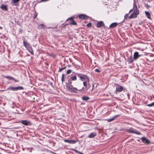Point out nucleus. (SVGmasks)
<instances>
[{"instance_id":"obj_15","label":"nucleus","mask_w":154,"mask_h":154,"mask_svg":"<svg viewBox=\"0 0 154 154\" xmlns=\"http://www.w3.org/2000/svg\"><path fill=\"white\" fill-rule=\"evenodd\" d=\"M127 61L128 63H131L133 62V60L132 57L130 56L127 59Z\"/></svg>"},{"instance_id":"obj_17","label":"nucleus","mask_w":154,"mask_h":154,"mask_svg":"<svg viewBox=\"0 0 154 154\" xmlns=\"http://www.w3.org/2000/svg\"><path fill=\"white\" fill-rule=\"evenodd\" d=\"M118 23H112L109 26V28H113L116 27L118 25Z\"/></svg>"},{"instance_id":"obj_24","label":"nucleus","mask_w":154,"mask_h":154,"mask_svg":"<svg viewBox=\"0 0 154 154\" xmlns=\"http://www.w3.org/2000/svg\"><path fill=\"white\" fill-rule=\"evenodd\" d=\"M78 76L79 77L80 79H81L82 81H83L85 79V78L84 77L81 76L80 74L78 75Z\"/></svg>"},{"instance_id":"obj_32","label":"nucleus","mask_w":154,"mask_h":154,"mask_svg":"<svg viewBox=\"0 0 154 154\" xmlns=\"http://www.w3.org/2000/svg\"><path fill=\"white\" fill-rule=\"evenodd\" d=\"M72 72V70L70 69H68L67 71V74H69Z\"/></svg>"},{"instance_id":"obj_12","label":"nucleus","mask_w":154,"mask_h":154,"mask_svg":"<svg viewBox=\"0 0 154 154\" xmlns=\"http://www.w3.org/2000/svg\"><path fill=\"white\" fill-rule=\"evenodd\" d=\"M139 14L135 12H134L129 17V18L132 19L134 18H136L137 17V15Z\"/></svg>"},{"instance_id":"obj_5","label":"nucleus","mask_w":154,"mask_h":154,"mask_svg":"<svg viewBox=\"0 0 154 154\" xmlns=\"http://www.w3.org/2000/svg\"><path fill=\"white\" fill-rule=\"evenodd\" d=\"M20 122L25 125L27 126L31 125V123L30 121L28 120H22Z\"/></svg>"},{"instance_id":"obj_18","label":"nucleus","mask_w":154,"mask_h":154,"mask_svg":"<svg viewBox=\"0 0 154 154\" xmlns=\"http://www.w3.org/2000/svg\"><path fill=\"white\" fill-rule=\"evenodd\" d=\"M145 14L147 18L149 19L151 18V15L150 13L148 11H145Z\"/></svg>"},{"instance_id":"obj_42","label":"nucleus","mask_w":154,"mask_h":154,"mask_svg":"<svg viewBox=\"0 0 154 154\" xmlns=\"http://www.w3.org/2000/svg\"><path fill=\"white\" fill-rule=\"evenodd\" d=\"M14 81H15V82H19V81H18V80H16V79H14Z\"/></svg>"},{"instance_id":"obj_4","label":"nucleus","mask_w":154,"mask_h":154,"mask_svg":"<svg viewBox=\"0 0 154 154\" xmlns=\"http://www.w3.org/2000/svg\"><path fill=\"white\" fill-rule=\"evenodd\" d=\"M116 91L115 92V93H117V92H121L122 91H123L124 88L120 85L117 84L116 85Z\"/></svg>"},{"instance_id":"obj_20","label":"nucleus","mask_w":154,"mask_h":154,"mask_svg":"<svg viewBox=\"0 0 154 154\" xmlns=\"http://www.w3.org/2000/svg\"><path fill=\"white\" fill-rule=\"evenodd\" d=\"M83 85H84V86H85V87H86V88L87 89H88L90 87V85H89V86H87V82L85 81V82H83Z\"/></svg>"},{"instance_id":"obj_31","label":"nucleus","mask_w":154,"mask_h":154,"mask_svg":"<svg viewBox=\"0 0 154 154\" xmlns=\"http://www.w3.org/2000/svg\"><path fill=\"white\" fill-rule=\"evenodd\" d=\"M87 26L88 27H91V23H88V24H87Z\"/></svg>"},{"instance_id":"obj_30","label":"nucleus","mask_w":154,"mask_h":154,"mask_svg":"<svg viewBox=\"0 0 154 154\" xmlns=\"http://www.w3.org/2000/svg\"><path fill=\"white\" fill-rule=\"evenodd\" d=\"M6 78L9 79V80H14V79L13 78L10 76H7Z\"/></svg>"},{"instance_id":"obj_34","label":"nucleus","mask_w":154,"mask_h":154,"mask_svg":"<svg viewBox=\"0 0 154 154\" xmlns=\"http://www.w3.org/2000/svg\"><path fill=\"white\" fill-rule=\"evenodd\" d=\"M128 17V14H126L125 15L124 19L125 20H126Z\"/></svg>"},{"instance_id":"obj_33","label":"nucleus","mask_w":154,"mask_h":154,"mask_svg":"<svg viewBox=\"0 0 154 154\" xmlns=\"http://www.w3.org/2000/svg\"><path fill=\"white\" fill-rule=\"evenodd\" d=\"M114 120V119H113V117L112 118L108 119L107 120L108 122H110L112 121L113 120Z\"/></svg>"},{"instance_id":"obj_9","label":"nucleus","mask_w":154,"mask_h":154,"mask_svg":"<svg viewBox=\"0 0 154 154\" xmlns=\"http://www.w3.org/2000/svg\"><path fill=\"white\" fill-rule=\"evenodd\" d=\"M141 139L142 142L144 143L149 144L150 143L149 140L145 137H142L141 138Z\"/></svg>"},{"instance_id":"obj_28","label":"nucleus","mask_w":154,"mask_h":154,"mask_svg":"<svg viewBox=\"0 0 154 154\" xmlns=\"http://www.w3.org/2000/svg\"><path fill=\"white\" fill-rule=\"evenodd\" d=\"M64 75L63 74L62 75V78H61V80L62 82V83L64 81Z\"/></svg>"},{"instance_id":"obj_37","label":"nucleus","mask_w":154,"mask_h":154,"mask_svg":"<svg viewBox=\"0 0 154 154\" xmlns=\"http://www.w3.org/2000/svg\"><path fill=\"white\" fill-rule=\"evenodd\" d=\"M95 71L97 72H101V71L99 70L98 69H95Z\"/></svg>"},{"instance_id":"obj_11","label":"nucleus","mask_w":154,"mask_h":154,"mask_svg":"<svg viewBox=\"0 0 154 154\" xmlns=\"http://www.w3.org/2000/svg\"><path fill=\"white\" fill-rule=\"evenodd\" d=\"M69 20L71 21V23H70L69 24H71L73 25H76L77 24V23L73 19L72 17L69 18L67 20V21H68Z\"/></svg>"},{"instance_id":"obj_41","label":"nucleus","mask_w":154,"mask_h":154,"mask_svg":"<svg viewBox=\"0 0 154 154\" xmlns=\"http://www.w3.org/2000/svg\"><path fill=\"white\" fill-rule=\"evenodd\" d=\"M133 9H131V10L130 11H129V13H131L132 11H133Z\"/></svg>"},{"instance_id":"obj_26","label":"nucleus","mask_w":154,"mask_h":154,"mask_svg":"<svg viewBox=\"0 0 154 154\" xmlns=\"http://www.w3.org/2000/svg\"><path fill=\"white\" fill-rule=\"evenodd\" d=\"M66 66H65L63 68H59V70L58 71V72H60L62 71L64 69L66 68Z\"/></svg>"},{"instance_id":"obj_44","label":"nucleus","mask_w":154,"mask_h":154,"mask_svg":"<svg viewBox=\"0 0 154 154\" xmlns=\"http://www.w3.org/2000/svg\"><path fill=\"white\" fill-rule=\"evenodd\" d=\"M0 29H2V28L1 27V26H0Z\"/></svg>"},{"instance_id":"obj_45","label":"nucleus","mask_w":154,"mask_h":154,"mask_svg":"<svg viewBox=\"0 0 154 154\" xmlns=\"http://www.w3.org/2000/svg\"><path fill=\"white\" fill-rule=\"evenodd\" d=\"M51 85H52V83H51Z\"/></svg>"},{"instance_id":"obj_35","label":"nucleus","mask_w":154,"mask_h":154,"mask_svg":"<svg viewBox=\"0 0 154 154\" xmlns=\"http://www.w3.org/2000/svg\"><path fill=\"white\" fill-rule=\"evenodd\" d=\"M37 14L35 13L34 14V15L33 16V18L34 19H35L37 17Z\"/></svg>"},{"instance_id":"obj_21","label":"nucleus","mask_w":154,"mask_h":154,"mask_svg":"<svg viewBox=\"0 0 154 154\" xmlns=\"http://www.w3.org/2000/svg\"><path fill=\"white\" fill-rule=\"evenodd\" d=\"M82 98L83 100L85 101H87L89 99V97L87 96L83 97Z\"/></svg>"},{"instance_id":"obj_13","label":"nucleus","mask_w":154,"mask_h":154,"mask_svg":"<svg viewBox=\"0 0 154 154\" xmlns=\"http://www.w3.org/2000/svg\"><path fill=\"white\" fill-rule=\"evenodd\" d=\"M0 8L3 11H6L8 10L7 5L2 4L1 5Z\"/></svg>"},{"instance_id":"obj_7","label":"nucleus","mask_w":154,"mask_h":154,"mask_svg":"<svg viewBox=\"0 0 154 154\" xmlns=\"http://www.w3.org/2000/svg\"><path fill=\"white\" fill-rule=\"evenodd\" d=\"M132 9H133L134 12L139 14V11L137 9L136 2L134 1V6Z\"/></svg>"},{"instance_id":"obj_40","label":"nucleus","mask_w":154,"mask_h":154,"mask_svg":"<svg viewBox=\"0 0 154 154\" xmlns=\"http://www.w3.org/2000/svg\"><path fill=\"white\" fill-rule=\"evenodd\" d=\"M84 76L86 78V79H87L88 81L89 80V78H88V77H87L86 75H84Z\"/></svg>"},{"instance_id":"obj_27","label":"nucleus","mask_w":154,"mask_h":154,"mask_svg":"<svg viewBox=\"0 0 154 154\" xmlns=\"http://www.w3.org/2000/svg\"><path fill=\"white\" fill-rule=\"evenodd\" d=\"M148 106H154V102L146 105Z\"/></svg>"},{"instance_id":"obj_29","label":"nucleus","mask_w":154,"mask_h":154,"mask_svg":"<svg viewBox=\"0 0 154 154\" xmlns=\"http://www.w3.org/2000/svg\"><path fill=\"white\" fill-rule=\"evenodd\" d=\"M72 150L74 151V152H75L77 153H79V151H78V150L74 149H71Z\"/></svg>"},{"instance_id":"obj_39","label":"nucleus","mask_w":154,"mask_h":154,"mask_svg":"<svg viewBox=\"0 0 154 154\" xmlns=\"http://www.w3.org/2000/svg\"><path fill=\"white\" fill-rule=\"evenodd\" d=\"M145 5H146V7L149 8L150 7V6L148 5V4H145Z\"/></svg>"},{"instance_id":"obj_3","label":"nucleus","mask_w":154,"mask_h":154,"mask_svg":"<svg viewBox=\"0 0 154 154\" xmlns=\"http://www.w3.org/2000/svg\"><path fill=\"white\" fill-rule=\"evenodd\" d=\"M23 88L22 87L20 86L16 87H14L10 86L8 88L7 90H12L13 91H17L18 90H23Z\"/></svg>"},{"instance_id":"obj_22","label":"nucleus","mask_w":154,"mask_h":154,"mask_svg":"<svg viewBox=\"0 0 154 154\" xmlns=\"http://www.w3.org/2000/svg\"><path fill=\"white\" fill-rule=\"evenodd\" d=\"M70 79L72 81H75L77 80V77L75 75L72 76L70 77Z\"/></svg>"},{"instance_id":"obj_19","label":"nucleus","mask_w":154,"mask_h":154,"mask_svg":"<svg viewBox=\"0 0 154 154\" xmlns=\"http://www.w3.org/2000/svg\"><path fill=\"white\" fill-rule=\"evenodd\" d=\"M20 0H12L11 3H13L14 5H16L15 4L18 2Z\"/></svg>"},{"instance_id":"obj_1","label":"nucleus","mask_w":154,"mask_h":154,"mask_svg":"<svg viewBox=\"0 0 154 154\" xmlns=\"http://www.w3.org/2000/svg\"><path fill=\"white\" fill-rule=\"evenodd\" d=\"M69 83L71 87L70 86L69 84L66 83V87L68 91L70 92L77 93V92L74 90L80 91H82L84 88L82 87V84L79 85L78 87V88H77L73 87L72 85V82H69Z\"/></svg>"},{"instance_id":"obj_38","label":"nucleus","mask_w":154,"mask_h":154,"mask_svg":"<svg viewBox=\"0 0 154 154\" xmlns=\"http://www.w3.org/2000/svg\"><path fill=\"white\" fill-rule=\"evenodd\" d=\"M22 29H20V30H19V34H21L22 33Z\"/></svg>"},{"instance_id":"obj_10","label":"nucleus","mask_w":154,"mask_h":154,"mask_svg":"<svg viewBox=\"0 0 154 154\" xmlns=\"http://www.w3.org/2000/svg\"><path fill=\"white\" fill-rule=\"evenodd\" d=\"M64 141L65 142L70 144H75L77 142V141L74 140H68L67 139L64 140Z\"/></svg>"},{"instance_id":"obj_36","label":"nucleus","mask_w":154,"mask_h":154,"mask_svg":"<svg viewBox=\"0 0 154 154\" xmlns=\"http://www.w3.org/2000/svg\"><path fill=\"white\" fill-rule=\"evenodd\" d=\"M119 116H120V115H116L114 117H113V119H115L117 118Z\"/></svg>"},{"instance_id":"obj_14","label":"nucleus","mask_w":154,"mask_h":154,"mask_svg":"<svg viewBox=\"0 0 154 154\" xmlns=\"http://www.w3.org/2000/svg\"><path fill=\"white\" fill-rule=\"evenodd\" d=\"M79 18L80 19L83 20L87 18V16L84 14H82L79 16Z\"/></svg>"},{"instance_id":"obj_25","label":"nucleus","mask_w":154,"mask_h":154,"mask_svg":"<svg viewBox=\"0 0 154 154\" xmlns=\"http://www.w3.org/2000/svg\"><path fill=\"white\" fill-rule=\"evenodd\" d=\"M44 27H45L44 25L43 24H42L39 25L38 26V28H39V29H43Z\"/></svg>"},{"instance_id":"obj_16","label":"nucleus","mask_w":154,"mask_h":154,"mask_svg":"<svg viewBox=\"0 0 154 154\" xmlns=\"http://www.w3.org/2000/svg\"><path fill=\"white\" fill-rule=\"evenodd\" d=\"M97 135L96 132H94L91 133L88 136V137L90 138H92L94 137Z\"/></svg>"},{"instance_id":"obj_8","label":"nucleus","mask_w":154,"mask_h":154,"mask_svg":"<svg viewBox=\"0 0 154 154\" xmlns=\"http://www.w3.org/2000/svg\"><path fill=\"white\" fill-rule=\"evenodd\" d=\"M105 24L102 21H98L97 23V28H100L102 26H104Z\"/></svg>"},{"instance_id":"obj_43","label":"nucleus","mask_w":154,"mask_h":154,"mask_svg":"<svg viewBox=\"0 0 154 154\" xmlns=\"http://www.w3.org/2000/svg\"><path fill=\"white\" fill-rule=\"evenodd\" d=\"M79 154H84L83 153H82V152H79Z\"/></svg>"},{"instance_id":"obj_6","label":"nucleus","mask_w":154,"mask_h":154,"mask_svg":"<svg viewBox=\"0 0 154 154\" xmlns=\"http://www.w3.org/2000/svg\"><path fill=\"white\" fill-rule=\"evenodd\" d=\"M142 55V54H139L137 52L134 53V59L136 60L139 57Z\"/></svg>"},{"instance_id":"obj_23","label":"nucleus","mask_w":154,"mask_h":154,"mask_svg":"<svg viewBox=\"0 0 154 154\" xmlns=\"http://www.w3.org/2000/svg\"><path fill=\"white\" fill-rule=\"evenodd\" d=\"M23 45L26 47L29 45V44L27 43V42H25L24 40L23 41Z\"/></svg>"},{"instance_id":"obj_2","label":"nucleus","mask_w":154,"mask_h":154,"mask_svg":"<svg viewBox=\"0 0 154 154\" xmlns=\"http://www.w3.org/2000/svg\"><path fill=\"white\" fill-rule=\"evenodd\" d=\"M125 131L131 133H134L137 135H140L141 133L138 131H136V130L133 128H130L128 129L125 130Z\"/></svg>"}]
</instances>
